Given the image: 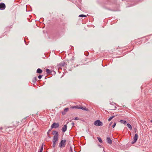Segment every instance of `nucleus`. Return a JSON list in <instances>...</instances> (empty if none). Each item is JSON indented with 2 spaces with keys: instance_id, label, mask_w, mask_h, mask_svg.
Instances as JSON below:
<instances>
[{
  "instance_id": "1",
  "label": "nucleus",
  "mask_w": 152,
  "mask_h": 152,
  "mask_svg": "<svg viewBox=\"0 0 152 152\" xmlns=\"http://www.w3.org/2000/svg\"><path fill=\"white\" fill-rule=\"evenodd\" d=\"M53 132V134H54L55 133V134L54 136L53 140V147H55V145L56 144V142L58 140V132L56 131H54Z\"/></svg>"
},
{
  "instance_id": "2",
  "label": "nucleus",
  "mask_w": 152,
  "mask_h": 152,
  "mask_svg": "<svg viewBox=\"0 0 152 152\" xmlns=\"http://www.w3.org/2000/svg\"><path fill=\"white\" fill-rule=\"evenodd\" d=\"M94 124L96 126H101L102 125V123L100 120H97L94 122Z\"/></svg>"
},
{
  "instance_id": "3",
  "label": "nucleus",
  "mask_w": 152,
  "mask_h": 152,
  "mask_svg": "<svg viewBox=\"0 0 152 152\" xmlns=\"http://www.w3.org/2000/svg\"><path fill=\"white\" fill-rule=\"evenodd\" d=\"M65 140H62L59 144V147L61 148H63L65 146L66 142Z\"/></svg>"
},
{
  "instance_id": "4",
  "label": "nucleus",
  "mask_w": 152,
  "mask_h": 152,
  "mask_svg": "<svg viewBox=\"0 0 152 152\" xmlns=\"http://www.w3.org/2000/svg\"><path fill=\"white\" fill-rule=\"evenodd\" d=\"M138 139V135L137 134H136L133 138V140L132 142V143L133 144L135 143L137 141Z\"/></svg>"
},
{
  "instance_id": "5",
  "label": "nucleus",
  "mask_w": 152,
  "mask_h": 152,
  "mask_svg": "<svg viewBox=\"0 0 152 152\" xmlns=\"http://www.w3.org/2000/svg\"><path fill=\"white\" fill-rule=\"evenodd\" d=\"M59 126V125L58 123H54L52 125L51 127L52 129L53 128H56L58 127Z\"/></svg>"
},
{
  "instance_id": "6",
  "label": "nucleus",
  "mask_w": 152,
  "mask_h": 152,
  "mask_svg": "<svg viewBox=\"0 0 152 152\" xmlns=\"http://www.w3.org/2000/svg\"><path fill=\"white\" fill-rule=\"evenodd\" d=\"M6 7L5 5L3 3H0V9L3 10H4Z\"/></svg>"
},
{
  "instance_id": "7",
  "label": "nucleus",
  "mask_w": 152,
  "mask_h": 152,
  "mask_svg": "<svg viewBox=\"0 0 152 152\" xmlns=\"http://www.w3.org/2000/svg\"><path fill=\"white\" fill-rule=\"evenodd\" d=\"M107 143L110 144H111L112 143V142L111 139L109 137H107Z\"/></svg>"
},
{
  "instance_id": "8",
  "label": "nucleus",
  "mask_w": 152,
  "mask_h": 152,
  "mask_svg": "<svg viewBox=\"0 0 152 152\" xmlns=\"http://www.w3.org/2000/svg\"><path fill=\"white\" fill-rule=\"evenodd\" d=\"M67 126L66 125H64L62 129V131L63 132H65L67 129Z\"/></svg>"
},
{
  "instance_id": "9",
  "label": "nucleus",
  "mask_w": 152,
  "mask_h": 152,
  "mask_svg": "<svg viewBox=\"0 0 152 152\" xmlns=\"http://www.w3.org/2000/svg\"><path fill=\"white\" fill-rule=\"evenodd\" d=\"M69 110V108H65L64 110V112L62 113V114L63 115H64Z\"/></svg>"
},
{
  "instance_id": "10",
  "label": "nucleus",
  "mask_w": 152,
  "mask_h": 152,
  "mask_svg": "<svg viewBox=\"0 0 152 152\" xmlns=\"http://www.w3.org/2000/svg\"><path fill=\"white\" fill-rule=\"evenodd\" d=\"M79 109H80L83 110L88 111V110L85 107H80Z\"/></svg>"
},
{
  "instance_id": "11",
  "label": "nucleus",
  "mask_w": 152,
  "mask_h": 152,
  "mask_svg": "<svg viewBox=\"0 0 152 152\" xmlns=\"http://www.w3.org/2000/svg\"><path fill=\"white\" fill-rule=\"evenodd\" d=\"M37 73L40 74L42 73V70L41 69L39 68L37 70Z\"/></svg>"
},
{
  "instance_id": "12",
  "label": "nucleus",
  "mask_w": 152,
  "mask_h": 152,
  "mask_svg": "<svg viewBox=\"0 0 152 152\" xmlns=\"http://www.w3.org/2000/svg\"><path fill=\"white\" fill-rule=\"evenodd\" d=\"M44 145V144L43 143H42V146L41 147V148L40 149V151H39V152H42L43 149V147Z\"/></svg>"
},
{
  "instance_id": "13",
  "label": "nucleus",
  "mask_w": 152,
  "mask_h": 152,
  "mask_svg": "<svg viewBox=\"0 0 152 152\" xmlns=\"http://www.w3.org/2000/svg\"><path fill=\"white\" fill-rule=\"evenodd\" d=\"M120 123H123L124 124H126V121L123 120H121L120 121Z\"/></svg>"
},
{
  "instance_id": "14",
  "label": "nucleus",
  "mask_w": 152,
  "mask_h": 152,
  "mask_svg": "<svg viewBox=\"0 0 152 152\" xmlns=\"http://www.w3.org/2000/svg\"><path fill=\"white\" fill-rule=\"evenodd\" d=\"M71 108H77V109H79L80 107H79L78 106H73L71 107Z\"/></svg>"
},
{
  "instance_id": "15",
  "label": "nucleus",
  "mask_w": 152,
  "mask_h": 152,
  "mask_svg": "<svg viewBox=\"0 0 152 152\" xmlns=\"http://www.w3.org/2000/svg\"><path fill=\"white\" fill-rule=\"evenodd\" d=\"M127 126L128 128H129L130 129V130L132 129V126L129 124H127Z\"/></svg>"
},
{
  "instance_id": "16",
  "label": "nucleus",
  "mask_w": 152,
  "mask_h": 152,
  "mask_svg": "<svg viewBox=\"0 0 152 152\" xmlns=\"http://www.w3.org/2000/svg\"><path fill=\"white\" fill-rule=\"evenodd\" d=\"M116 115H114L113 116L111 117L108 119V121H110L113 118H114Z\"/></svg>"
},
{
  "instance_id": "17",
  "label": "nucleus",
  "mask_w": 152,
  "mask_h": 152,
  "mask_svg": "<svg viewBox=\"0 0 152 152\" xmlns=\"http://www.w3.org/2000/svg\"><path fill=\"white\" fill-rule=\"evenodd\" d=\"M46 72L48 73H51V72L48 69H46Z\"/></svg>"
},
{
  "instance_id": "18",
  "label": "nucleus",
  "mask_w": 152,
  "mask_h": 152,
  "mask_svg": "<svg viewBox=\"0 0 152 152\" xmlns=\"http://www.w3.org/2000/svg\"><path fill=\"white\" fill-rule=\"evenodd\" d=\"M86 15H79V17H86Z\"/></svg>"
},
{
  "instance_id": "19",
  "label": "nucleus",
  "mask_w": 152,
  "mask_h": 152,
  "mask_svg": "<svg viewBox=\"0 0 152 152\" xmlns=\"http://www.w3.org/2000/svg\"><path fill=\"white\" fill-rule=\"evenodd\" d=\"M98 140L100 142H102V140L101 139L100 137H98Z\"/></svg>"
},
{
  "instance_id": "20",
  "label": "nucleus",
  "mask_w": 152,
  "mask_h": 152,
  "mask_svg": "<svg viewBox=\"0 0 152 152\" xmlns=\"http://www.w3.org/2000/svg\"><path fill=\"white\" fill-rule=\"evenodd\" d=\"M116 123H114V124L113 125V128H114L115 127V126L116 125Z\"/></svg>"
},
{
  "instance_id": "21",
  "label": "nucleus",
  "mask_w": 152,
  "mask_h": 152,
  "mask_svg": "<svg viewBox=\"0 0 152 152\" xmlns=\"http://www.w3.org/2000/svg\"><path fill=\"white\" fill-rule=\"evenodd\" d=\"M42 77V76L41 75H39V76H38V78L39 79H40Z\"/></svg>"
},
{
  "instance_id": "22",
  "label": "nucleus",
  "mask_w": 152,
  "mask_h": 152,
  "mask_svg": "<svg viewBox=\"0 0 152 152\" xmlns=\"http://www.w3.org/2000/svg\"><path fill=\"white\" fill-rule=\"evenodd\" d=\"M74 119L75 120H78L79 119V118L78 117H76Z\"/></svg>"
},
{
  "instance_id": "23",
  "label": "nucleus",
  "mask_w": 152,
  "mask_h": 152,
  "mask_svg": "<svg viewBox=\"0 0 152 152\" xmlns=\"http://www.w3.org/2000/svg\"><path fill=\"white\" fill-rule=\"evenodd\" d=\"M72 124L73 126H74V123H73H73H72Z\"/></svg>"
},
{
  "instance_id": "24",
  "label": "nucleus",
  "mask_w": 152,
  "mask_h": 152,
  "mask_svg": "<svg viewBox=\"0 0 152 152\" xmlns=\"http://www.w3.org/2000/svg\"><path fill=\"white\" fill-rule=\"evenodd\" d=\"M35 80L36 81L37 80H36V77H35Z\"/></svg>"
},
{
  "instance_id": "25",
  "label": "nucleus",
  "mask_w": 152,
  "mask_h": 152,
  "mask_svg": "<svg viewBox=\"0 0 152 152\" xmlns=\"http://www.w3.org/2000/svg\"><path fill=\"white\" fill-rule=\"evenodd\" d=\"M112 122H110V125H111V124H112Z\"/></svg>"
},
{
  "instance_id": "26",
  "label": "nucleus",
  "mask_w": 152,
  "mask_h": 152,
  "mask_svg": "<svg viewBox=\"0 0 152 152\" xmlns=\"http://www.w3.org/2000/svg\"><path fill=\"white\" fill-rule=\"evenodd\" d=\"M71 152H72V149H71Z\"/></svg>"
},
{
  "instance_id": "27",
  "label": "nucleus",
  "mask_w": 152,
  "mask_h": 152,
  "mask_svg": "<svg viewBox=\"0 0 152 152\" xmlns=\"http://www.w3.org/2000/svg\"><path fill=\"white\" fill-rule=\"evenodd\" d=\"M151 122H152V120H151Z\"/></svg>"
},
{
  "instance_id": "28",
  "label": "nucleus",
  "mask_w": 152,
  "mask_h": 152,
  "mask_svg": "<svg viewBox=\"0 0 152 152\" xmlns=\"http://www.w3.org/2000/svg\"><path fill=\"white\" fill-rule=\"evenodd\" d=\"M115 108H116L115 107Z\"/></svg>"
}]
</instances>
